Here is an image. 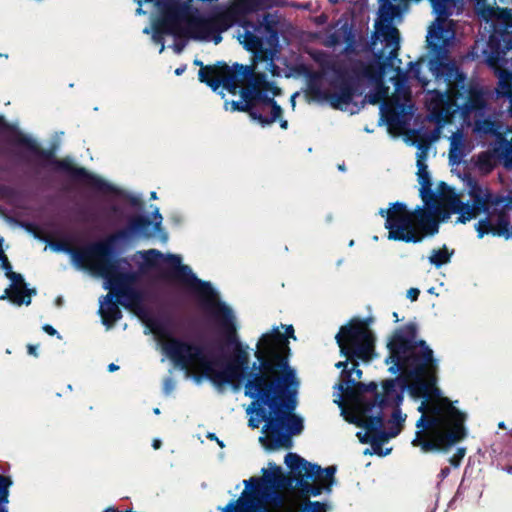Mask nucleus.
<instances>
[{
  "mask_svg": "<svg viewBox=\"0 0 512 512\" xmlns=\"http://www.w3.org/2000/svg\"><path fill=\"white\" fill-rule=\"evenodd\" d=\"M167 260L171 268L164 270L160 278L177 282L195 293L219 326L224 343L232 347V354L223 361L221 357H212L202 345L174 337L164 322L150 320L148 327L161 342L167 357L183 370L200 371L201 376L217 387L230 385L238 390L245 380V396L255 398L256 404H269L278 412L295 410L299 381L290 365L289 343L290 338L296 340L294 327L281 325L284 333L278 327L264 333L256 345V361L250 364L249 347L239 339L232 308L219 299L210 282L199 279L188 265L181 264L178 255H169Z\"/></svg>",
  "mask_w": 512,
  "mask_h": 512,
  "instance_id": "obj_1",
  "label": "nucleus"
},
{
  "mask_svg": "<svg viewBox=\"0 0 512 512\" xmlns=\"http://www.w3.org/2000/svg\"><path fill=\"white\" fill-rule=\"evenodd\" d=\"M389 355L386 364H392L388 371L397 374L394 379L382 382V393H376L372 399L362 403L364 412L387 407H399L403 401V392L407 390L414 398H425L439 394L437 383V360L433 350L424 340L417 339V329L413 324L397 328L387 343Z\"/></svg>",
  "mask_w": 512,
  "mask_h": 512,
  "instance_id": "obj_2",
  "label": "nucleus"
},
{
  "mask_svg": "<svg viewBox=\"0 0 512 512\" xmlns=\"http://www.w3.org/2000/svg\"><path fill=\"white\" fill-rule=\"evenodd\" d=\"M417 166L420 196L424 206L409 210L403 202L390 203L388 209L381 208L379 215L385 217V228L389 240L405 243H420L427 236H433L439 231L440 218L449 217L448 211H442L440 194L432 189V182L426 164Z\"/></svg>",
  "mask_w": 512,
  "mask_h": 512,
  "instance_id": "obj_3",
  "label": "nucleus"
},
{
  "mask_svg": "<svg viewBox=\"0 0 512 512\" xmlns=\"http://www.w3.org/2000/svg\"><path fill=\"white\" fill-rule=\"evenodd\" d=\"M418 410L422 413L416 426L420 429L412 441L425 453L446 451L462 441L467 431L466 413L456 408L447 397H440L428 404L423 402Z\"/></svg>",
  "mask_w": 512,
  "mask_h": 512,
  "instance_id": "obj_4",
  "label": "nucleus"
},
{
  "mask_svg": "<svg viewBox=\"0 0 512 512\" xmlns=\"http://www.w3.org/2000/svg\"><path fill=\"white\" fill-rule=\"evenodd\" d=\"M138 5L152 3L158 12L153 20L152 28H144L143 33L152 30V40L159 44V52L165 49L164 36L193 40H206L212 30V21L201 16L192 1L181 0H134Z\"/></svg>",
  "mask_w": 512,
  "mask_h": 512,
  "instance_id": "obj_5",
  "label": "nucleus"
},
{
  "mask_svg": "<svg viewBox=\"0 0 512 512\" xmlns=\"http://www.w3.org/2000/svg\"><path fill=\"white\" fill-rule=\"evenodd\" d=\"M389 61L384 57V52L380 51L376 54V59L369 63L361 60L336 63L332 66L333 78L330 81L334 91L311 87V92L316 98L326 100L332 108L343 110L357 95L358 86L362 80L366 79L376 85L383 83Z\"/></svg>",
  "mask_w": 512,
  "mask_h": 512,
  "instance_id": "obj_6",
  "label": "nucleus"
},
{
  "mask_svg": "<svg viewBox=\"0 0 512 512\" xmlns=\"http://www.w3.org/2000/svg\"><path fill=\"white\" fill-rule=\"evenodd\" d=\"M150 221L147 216L135 215L128 219L126 227L118 230L112 235H109L103 240L106 246V253L100 257L95 258L89 270L97 271L102 277L107 279L110 289L116 298L120 299L121 295L127 290L134 287L138 280V274L133 271H120L121 263H126L124 258L115 256V244L120 240H128L132 238L133 233H141L146 236L151 235L148 231Z\"/></svg>",
  "mask_w": 512,
  "mask_h": 512,
  "instance_id": "obj_7",
  "label": "nucleus"
},
{
  "mask_svg": "<svg viewBox=\"0 0 512 512\" xmlns=\"http://www.w3.org/2000/svg\"><path fill=\"white\" fill-rule=\"evenodd\" d=\"M0 132L11 133L10 142L16 146L25 148L40 159V166H51L56 171L66 173L74 182L89 186L98 191L104 193H112L115 191L113 185L90 173L84 167L76 166L69 159H58L53 148H42L35 139L23 133L17 126L7 122L3 115H0Z\"/></svg>",
  "mask_w": 512,
  "mask_h": 512,
  "instance_id": "obj_8",
  "label": "nucleus"
},
{
  "mask_svg": "<svg viewBox=\"0 0 512 512\" xmlns=\"http://www.w3.org/2000/svg\"><path fill=\"white\" fill-rule=\"evenodd\" d=\"M271 470H262V477H252L244 481L246 487L251 485L248 494L243 496L236 502L231 501L223 512H267V504L275 502L281 503V499L276 494V489H298V476L290 470L285 475L280 466L270 464Z\"/></svg>",
  "mask_w": 512,
  "mask_h": 512,
  "instance_id": "obj_9",
  "label": "nucleus"
},
{
  "mask_svg": "<svg viewBox=\"0 0 512 512\" xmlns=\"http://www.w3.org/2000/svg\"><path fill=\"white\" fill-rule=\"evenodd\" d=\"M247 408V413L255 412L258 419L251 417L248 425L252 429L258 428L259 423L264 421L263 433L265 437H260V441L267 450L274 451L280 448L290 449L293 445L292 437L302 433L304 429L303 419L296 415L294 410L288 412H278L272 409L269 404L257 403L256 399Z\"/></svg>",
  "mask_w": 512,
  "mask_h": 512,
  "instance_id": "obj_10",
  "label": "nucleus"
},
{
  "mask_svg": "<svg viewBox=\"0 0 512 512\" xmlns=\"http://www.w3.org/2000/svg\"><path fill=\"white\" fill-rule=\"evenodd\" d=\"M198 78L213 91H217L222 86L233 95L239 92L244 103L249 105V109L258 111L255 108L256 96L259 97L258 83L253 67L239 63L230 67L227 63L219 61L200 69Z\"/></svg>",
  "mask_w": 512,
  "mask_h": 512,
  "instance_id": "obj_11",
  "label": "nucleus"
},
{
  "mask_svg": "<svg viewBox=\"0 0 512 512\" xmlns=\"http://www.w3.org/2000/svg\"><path fill=\"white\" fill-rule=\"evenodd\" d=\"M469 195L474 208L480 213L487 214L475 225L478 238L481 239L488 234L508 238L512 219V192L507 195L492 193L487 189L483 190L474 182L470 186Z\"/></svg>",
  "mask_w": 512,
  "mask_h": 512,
  "instance_id": "obj_12",
  "label": "nucleus"
},
{
  "mask_svg": "<svg viewBox=\"0 0 512 512\" xmlns=\"http://www.w3.org/2000/svg\"><path fill=\"white\" fill-rule=\"evenodd\" d=\"M285 463L298 478V491L303 497L319 496L324 491L330 493L335 482L336 466L321 468L296 453H288Z\"/></svg>",
  "mask_w": 512,
  "mask_h": 512,
  "instance_id": "obj_13",
  "label": "nucleus"
},
{
  "mask_svg": "<svg viewBox=\"0 0 512 512\" xmlns=\"http://www.w3.org/2000/svg\"><path fill=\"white\" fill-rule=\"evenodd\" d=\"M341 355L348 359L371 361L375 356V336L368 320L351 319L335 336Z\"/></svg>",
  "mask_w": 512,
  "mask_h": 512,
  "instance_id": "obj_14",
  "label": "nucleus"
},
{
  "mask_svg": "<svg viewBox=\"0 0 512 512\" xmlns=\"http://www.w3.org/2000/svg\"><path fill=\"white\" fill-rule=\"evenodd\" d=\"M427 42L431 52L435 54V56L429 60V68L437 80H443L447 84L448 91L444 94L451 96L454 89L465 84L466 76L460 71L454 61L448 59L446 50L443 47L441 27L429 30Z\"/></svg>",
  "mask_w": 512,
  "mask_h": 512,
  "instance_id": "obj_15",
  "label": "nucleus"
},
{
  "mask_svg": "<svg viewBox=\"0 0 512 512\" xmlns=\"http://www.w3.org/2000/svg\"><path fill=\"white\" fill-rule=\"evenodd\" d=\"M434 109H439L440 113L446 116L461 110L464 115H470L473 112L482 111L486 107V99L481 87L476 84L467 83L454 89L451 96L437 93L433 99Z\"/></svg>",
  "mask_w": 512,
  "mask_h": 512,
  "instance_id": "obj_16",
  "label": "nucleus"
},
{
  "mask_svg": "<svg viewBox=\"0 0 512 512\" xmlns=\"http://www.w3.org/2000/svg\"><path fill=\"white\" fill-rule=\"evenodd\" d=\"M365 400H360L358 408H355L356 415L350 419V422L358 427L365 429V434L362 436L358 433L361 443H370L375 453L378 455H386L391 449L385 453L382 452V445L390 438H394L399 434L398 428H389L388 431L383 429L384 414L383 410L378 409L375 415H370L371 412H364L362 403Z\"/></svg>",
  "mask_w": 512,
  "mask_h": 512,
  "instance_id": "obj_17",
  "label": "nucleus"
},
{
  "mask_svg": "<svg viewBox=\"0 0 512 512\" xmlns=\"http://www.w3.org/2000/svg\"><path fill=\"white\" fill-rule=\"evenodd\" d=\"M498 19L503 28L490 35L487 49L484 50L488 66L507 65L512 62V11L501 9Z\"/></svg>",
  "mask_w": 512,
  "mask_h": 512,
  "instance_id": "obj_18",
  "label": "nucleus"
},
{
  "mask_svg": "<svg viewBox=\"0 0 512 512\" xmlns=\"http://www.w3.org/2000/svg\"><path fill=\"white\" fill-rule=\"evenodd\" d=\"M259 97L256 96V104H262L263 109H270V116H263L260 113V119L257 122L262 126H268L274 123L283 114L282 107L275 101L274 96L281 93L280 88L272 82L266 80L263 73H256Z\"/></svg>",
  "mask_w": 512,
  "mask_h": 512,
  "instance_id": "obj_19",
  "label": "nucleus"
},
{
  "mask_svg": "<svg viewBox=\"0 0 512 512\" xmlns=\"http://www.w3.org/2000/svg\"><path fill=\"white\" fill-rule=\"evenodd\" d=\"M51 247L55 251L70 254L74 263L83 269H90L94 259L100 258L106 253L103 240L89 242L80 248H74L66 241H55L51 243Z\"/></svg>",
  "mask_w": 512,
  "mask_h": 512,
  "instance_id": "obj_20",
  "label": "nucleus"
},
{
  "mask_svg": "<svg viewBox=\"0 0 512 512\" xmlns=\"http://www.w3.org/2000/svg\"><path fill=\"white\" fill-rule=\"evenodd\" d=\"M439 189L442 211L459 214V222L465 223L481 214L472 204L462 202L454 189L445 182H440Z\"/></svg>",
  "mask_w": 512,
  "mask_h": 512,
  "instance_id": "obj_21",
  "label": "nucleus"
},
{
  "mask_svg": "<svg viewBox=\"0 0 512 512\" xmlns=\"http://www.w3.org/2000/svg\"><path fill=\"white\" fill-rule=\"evenodd\" d=\"M338 389L348 398L355 400V408H358V403L360 400H367L363 396L365 393L370 392L374 395L378 393L377 383L373 381L367 384L357 382L354 378H351V372H347V379L345 380V383H339Z\"/></svg>",
  "mask_w": 512,
  "mask_h": 512,
  "instance_id": "obj_22",
  "label": "nucleus"
},
{
  "mask_svg": "<svg viewBox=\"0 0 512 512\" xmlns=\"http://www.w3.org/2000/svg\"><path fill=\"white\" fill-rule=\"evenodd\" d=\"M391 15L385 17L386 23H379L376 26V33L379 34L387 47H391L387 60H393L399 50L400 35L399 30L393 26L390 21Z\"/></svg>",
  "mask_w": 512,
  "mask_h": 512,
  "instance_id": "obj_23",
  "label": "nucleus"
},
{
  "mask_svg": "<svg viewBox=\"0 0 512 512\" xmlns=\"http://www.w3.org/2000/svg\"><path fill=\"white\" fill-rule=\"evenodd\" d=\"M499 79V86L502 94L510 98L509 112L512 116V62L489 66Z\"/></svg>",
  "mask_w": 512,
  "mask_h": 512,
  "instance_id": "obj_24",
  "label": "nucleus"
},
{
  "mask_svg": "<svg viewBox=\"0 0 512 512\" xmlns=\"http://www.w3.org/2000/svg\"><path fill=\"white\" fill-rule=\"evenodd\" d=\"M114 295L112 293H108L106 298V306L100 307V315L102 318V323L108 329L113 327L114 324L122 318V311L120 310L118 304V299L113 300Z\"/></svg>",
  "mask_w": 512,
  "mask_h": 512,
  "instance_id": "obj_25",
  "label": "nucleus"
},
{
  "mask_svg": "<svg viewBox=\"0 0 512 512\" xmlns=\"http://www.w3.org/2000/svg\"><path fill=\"white\" fill-rule=\"evenodd\" d=\"M32 294H36V290L28 289L26 285H11L9 288L5 289L4 294L0 296V300L9 299L18 306L22 304L29 305L31 303Z\"/></svg>",
  "mask_w": 512,
  "mask_h": 512,
  "instance_id": "obj_26",
  "label": "nucleus"
},
{
  "mask_svg": "<svg viewBox=\"0 0 512 512\" xmlns=\"http://www.w3.org/2000/svg\"><path fill=\"white\" fill-rule=\"evenodd\" d=\"M145 296L144 292L141 289L136 287H132L131 289H127L122 295L121 298L118 299L120 305L125 307L126 309L139 312L143 310V302Z\"/></svg>",
  "mask_w": 512,
  "mask_h": 512,
  "instance_id": "obj_27",
  "label": "nucleus"
},
{
  "mask_svg": "<svg viewBox=\"0 0 512 512\" xmlns=\"http://www.w3.org/2000/svg\"><path fill=\"white\" fill-rule=\"evenodd\" d=\"M500 146L494 149L496 155L503 159V165L507 169H512V139L507 140L502 134H498Z\"/></svg>",
  "mask_w": 512,
  "mask_h": 512,
  "instance_id": "obj_28",
  "label": "nucleus"
},
{
  "mask_svg": "<svg viewBox=\"0 0 512 512\" xmlns=\"http://www.w3.org/2000/svg\"><path fill=\"white\" fill-rule=\"evenodd\" d=\"M208 20L212 21V30L208 36V40L210 36L213 34L212 40L215 44H219L222 41L221 31L225 30L228 27V24L225 23L226 17L223 14L217 15L213 18H209ZM207 41V39L205 40Z\"/></svg>",
  "mask_w": 512,
  "mask_h": 512,
  "instance_id": "obj_29",
  "label": "nucleus"
},
{
  "mask_svg": "<svg viewBox=\"0 0 512 512\" xmlns=\"http://www.w3.org/2000/svg\"><path fill=\"white\" fill-rule=\"evenodd\" d=\"M463 141H462V135L460 133L454 134L451 142H450V149H449V160L451 163L456 164L460 163L462 157H463Z\"/></svg>",
  "mask_w": 512,
  "mask_h": 512,
  "instance_id": "obj_30",
  "label": "nucleus"
},
{
  "mask_svg": "<svg viewBox=\"0 0 512 512\" xmlns=\"http://www.w3.org/2000/svg\"><path fill=\"white\" fill-rule=\"evenodd\" d=\"M451 255L452 253H449L447 248L444 246L442 249L432 250V253L429 256V261L431 264L439 268L442 265L450 262Z\"/></svg>",
  "mask_w": 512,
  "mask_h": 512,
  "instance_id": "obj_31",
  "label": "nucleus"
},
{
  "mask_svg": "<svg viewBox=\"0 0 512 512\" xmlns=\"http://www.w3.org/2000/svg\"><path fill=\"white\" fill-rule=\"evenodd\" d=\"M147 218L150 221V225L148 227V231L151 232V235L146 236V235L141 234V233H133L132 237L139 236V237H143V238H151L152 236H154L155 233L161 231L163 217H162L161 213L159 212L158 208H156L154 210V212H153L154 221H152L149 217H147Z\"/></svg>",
  "mask_w": 512,
  "mask_h": 512,
  "instance_id": "obj_32",
  "label": "nucleus"
},
{
  "mask_svg": "<svg viewBox=\"0 0 512 512\" xmlns=\"http://www.w3.org/2000/svg\"><path fill=\"white\" fill-rule=\"evenodd\" d=\"M299 506V512H327L329 505L325 502L311 501L309 497Z\"/></svg>",
  "mask_w": 512,
  "mask_h": 512,
  "instance_id": "obj_33",
  "label": "nucleus"
},
{
  "mask_svg": "<svg viewBox=\"0 0 512 512\" xmlns=\"http://www.w3.org/2000/svg\"><path fill=\"white\" fill-rule=\"evenodd\" d=\"M453 0H431L433 9L439 18H448L451 12V4Z\"/></svg>",
  "mask_w": 512,
  "mask_h": 512,
  "instance_id": "obj_34",
  "label": "nucleus"
},
{
  "mask_svg": "<svg viewBox=\"0 0 512 512\" xmlns=\"http://www.w3.org/2000/svg\"><path fill=\"white\" fill-rule=\"evenodd\" d=\"M475 128L480 133L496 135L497 129H498V124L495 120L486 118L483 120H477L475 123Z\"/></svg>",
  "mask_w": 512,
  "mask_h": 512,
  "instance_id": "obj_35",
  "label": "nucleus"
},
{
  "mask_svg": "<svg viewBox=\"0 0 512 512\" xmlns=\"http://www.w3.org/2000/svg\"><path fill=\"white\" fill-rule=\"evenodd\" d=\"M243 46L246 50L256 52L262 47V40L260 37L252 32H245Z\"/></svg>",
  "mask_w": 512,
  "mask_h": 512,
  "instance_id": "obj_36",
  "label": "nucleus"
},
{
  "mask_svg": "<svg viewBox=\"0 0 512 512\" xmlns=\"http://www.w3.org/2000/svg\"><path fill=\"white\" fill-rule=\"evenodd\" d=\"M388 88L383 85H377V88L373 92H369L365 95V100L372 105L381 103L387 96Z\"/></svg>",
  "mask_w": 512,
  "mask_h": 512,
  "instance_id": "obj_37",
  "label": "nucleus"
},
{
  "mask_svg": "<svg viewBox=\"0 0 512 512\" xmlns=\"http://www.w3.org/2000/svg\"><path fill=\"white\" fill-rule=\"evenodd\" d=\"M477 165L480 170L490 172L495 167L494 156L492 153L486 151L481 152L477 157Z\"/></svg>",
  "mask_w": 512,
  "mask_h": 512,
  "instance_id": "obj_38",
  "label": "nucleus"
},
{
  "mask_svg": "<svg viewBox=\"0 0 512 512\" xmlns=\"http://www.w3.org/2000/svg\"><path fill=\"white\" fill-rule=\"evenodd\" d=\"M230 104L231 111H238V112H246L248 113L249 117L257 121V119H260V113L259 111H251L249 109V105L247 103H244V101L241 99L239 101H232L230 103L226 102L225 105Z\"/></svg>",
  "mask_w": 512,
  "mask_h": 512,
  "instance_id": "obj_39",
  "label": "nucleus"
},
{
  "mask_svg": "<svg viewBox=\"0 0 512 512\" xmlns=\"http://www.w3.org/2000/svg\"><path fill=\"white\" fill-rule=\"evenodd\" d=\"M405 418L406 416L402 415L399 407H393L391 418L389 420V423L391 424L390 428H398L400 433L403 428V422L405 421Z\"/></svg>",
  "mask_w": 512,
  "mask_h": 512,
  "instance_id": "obj_40",
  "label": "nucleus"
},
{
  "mask_svg": "<svg viewBox=\"0 0 512 512\" xmlns=\"http://www.w3.org/2000/svg\"><path fill=\"white\" fill-rule=\"evenodd\" d=\"M163 257V254L156 249H150L143 253V258L146 264L150 267H154L157 264V261Z\"/></svg>",
  "mask_w": 512,
  "mask_h": 512,
  "instance_id": "obj_41",
  "label": "nucleus"
},
{
  "mask_svg": "<svg viewBox=\"0 0 512 512\" xmlns=\"http://www.w3.org/2000/svg\"><path fill=\"white\" fill-rule=\"evenodd\" d=\"M465 452V448H458L456 453L449 459L450 464L454 467L459 466L465 456Z\"/></svg>",
  "mask_w": 512,
  "mask_h": 512,
  "instance_id": "obj_42",
  "label": "nucleus"
},
{
  "mask_svg": "<svg viewBox=\"0 0 512 512\" xmlns=\"http://www.w3.org/2000/svg\"><path fill=\"white\" fill-rule=\"evenodd\" d=\"M346 33H347L346 29H345L344 33H341L339 31H335V32L331 33L328 37L329 44L332 46L340 44L344 39V34H346Z\"/></svg>",
  "mask_w": 512,
  "mask_h": 512,
  "instance_id": "obj_43",
  "label": "nucleus"
},
{
  "mask_svg": "<svg viewBox=\"0 0 512 512\" xmlns=\"http://www.w3.org/2000/svg\"><path fill=\"white\" fill-rule=\"evenodd\" d=\"M6 277L12 281L11 285H22V286L26 285L24 278L19 273L10 271L9 273H6Z\"/></svg>",
  "mask_w": 512,
  "mask_h": 512,
  "instance_id": "obj_44",
  "label": "nucleus"
},
{
  "mask_svg": "<svg viewBox=\"0 0 512 512\" xmlns=\"http://www.w3.org/2000/svg\"><path fill=\"white\" fill-rule=\"evenodd\" d=\"M0 261H1V267L5 271V274L12 271V265L9 262L7 256L5 255L2 247L0 248Z\"/></svg>",
  "mask_w": 512,
  "mask_h": 512,
  "instance_id": "obj_45",
  "label": "nucleus"
},
{
  "mask_svg": "<svg viewBox=\"0 0 512 512\" xmlns=\"http://www.w3.org/2000/svg\"><path fill=\"white\" fill-rule=\"evenodd\" d=\"M351 360V361H354V359H348L345 360V361H339L335 364V367L338 368V369H342V373H341V376H342V379L343 381L341 383H345V380L347 379V372H350L348 369H347V366H348V361Z\"/></svg>",
  "mask_w": 512,
  "mask_h": 512,
  "instance_id": "obj_46",
  "label": "nucleus"
},
{
  "mask_svg": "<svg viewBox=\"0 0 512 512\" xmlns=\"http://www.w3.org/2000/svg\"><path fill=\"white\" fill-rule=\"evenodd\" d=\"M409 72L411 75L416 78L419 81H422L420 74H421V66L419 63H410V69Z\"/></svg>",
  "mask_w": 512,
  "mask_h": 512,
  "instance_id": "obj_47",
  "label": "nucleus"
},
{
  "mask_svg": "<svg viewBox=\"0 0 512 512\" xmlns=\"http://www.w3.org/2000/svg\"><path fill=\"white\" fill-rule=\"evenodd\" d=\"M386 121L389 125H395L399 122V114L396 111H388L386 113Z\"/></svg>",
  "mask_w": 512,
  "mask_h": 512,
  "instance_id": "obj_48",
  "label": "nucleus"
},
{
  "mask_svg": "<svg viewBox=\"0 0 512 512\" xmlns=\"http://www.w3.org/2000/svg\"><path fill=\"white\" fill-rule=\"evenodd\" d=\"M420 295V290L418 288H410L407 291V298L411 301H416Z\"/></svg>",
  "mask_w": 512,
  "mask_h": 512,
  "instance_id": "obj_49",
  "label": "nucleus"
},
{
  "mask_svg": "<svg viewBox=\"0 0 512 512\" xmlns=\"http://www.w3.org/2000/svg\"><path fill=\"white\" fill-rule=\"evenodd\" d=\"M430 143L428 140H420L417 144V148L419 151H422L424 154H428Z\"/></svg>",
  "mask_w": 512,
  "mask_h": 512,
  "instance_id": "obj_50",
  "label": "nucleus"
},
{
  "mask_svg": "<svg viewBox=\"0 0 512 512\" xmlns=\"http://www.w3.org/2000/svg\"><path fill=\"white\" fill-rule=\"evenodd\" d=\"M349 371H351V375L355 374L357 379H360L362 377L363 372L361 369L358 368V362L356 361H353L352 368Z\"/></svg>",
  "mask_w": 512,
  "mask_h": 512,
  "instance_id": "obj_51",
  "label": "nucleus"
},
{
  "mask_svg": "<svg viewBox=\"0 0 512 512\" xmlns=\"http://www.w3.org/2000/svg\"><path fill=\"white\" fill-rule=\"evenodd\" d=\"M43 331L46 332L48 335L50 336H54L56 334H58L57 330L49 325V324H45L43 327H42Z\"/></svg>",
  "mask_w": 512,
  "mask_h": 512,
  "instance_id": "obj_52",
  "label": "nucleus"
},
{
  "mask_svg": "<svg viewBox=\"0 0 512 512\" xmlns=\"http://www.w3.org/2000/svg\"><path fill=\"white\" fill-rule=\"evenodd\" d=\"M130 203L132 206L138 207L140 209L144 207V202L138 197H131Z\"/></svg>",
  "mask_w": 512,
  "mask_h": 512,
  "instance_id": "obj_53",
  "label": "nucleus"
},
{
  "mask_svg": "<svg viewBox=\"0 0 512 512\" xmlns=\"http://www.w3.org/2000/svg\"><path fill=\"white\" fill-rule=\"evenodd\" d=\"M172 47H173L174 52L179 54L183 51V49L185 47V42L176 41Z\"/></svg>",
  "mask_w": 512,
  "mask_h": 512,
  "instance_id": "obj_54",
  "label": "nucleus"
},
{
  "mask_svg": "<svg viewBox=\"0 0 512 512\" xmlns=\"http://www.w3.org/2000/svg\"><path fill=\"white\" fill-rule=\"evenodd\" d=\"M37 348H38V346H37V345L28 344V345H27V351H28V354H29V355H32V356H34V357H38Z\"/></svg>",
  "mask_w": 512,
  "mask_h": 512,
  "instance_id": "obj_55",
  "label": "nucleus"
},
{
  "mask_svg": "<svg viewBox=\"0 0 512 512\" xmlns=\"http://www.w3.org/2000/svg\"><path fill=\"white\" fill-rule=\"evenodd\" d=\"M427 158V154L422 153V151L417 152V166H421V164H426L425 160Z\"/></svg>",
  "mask_w": 512,
  "mask_h": 512,
  "instance_id": "obj_56",
  "label": "nucleus"
},
{
  "mask_svg": "<svg viewBox=\"0 0 512 512\" xmlns=\"http://www.w3.org/2000/svg\"><path fill=\"white\" fill-rule=\"evenodd\" d=\"M449 473H450V469L448 467L442 468L440 473H439V477L441 479H444V478H446L449 475Z\"/></svg>",
  "mask_w": 512,
  "mask_h": 512,
  "instance_id": "obj_57",
  "label": "nucleus"
},
{
  "mask_svg": "<svg viewBox=\"0 0 512 512\" xmlns=\"http://www.w3.org/2000/svg\"><path fill=\"white\" fill-rule=\"evenodd\" d=\"M255 108L259 111V113H261L263 116H267L266 113L269 111L270 112V109H263L262 108V104H256L255 105Z\"/></svg>",
  "mask_w": 512,
  "mask_h": 512,
  "instance_id": "obj_58",
  "label": "nucleus"
},
{
  "mask_svg": "<svg viewBox=\"0 0 512 512\" xmlns=\"http://www.w3.org/2000/svg\"><path fill=\"white\" fill-rule=\"evenodd\" d=\"M186 68H187L186 65H181L180 67L176 68L175 75H177V76L182 75L185 72Z\"/></svg>",
  "mask_w": 512,
  "mask_h": 512,
  "instance_id": "obj_59",
  "label": "nucleus"
},
{
  "mask_svg": "<svg viewBox=\"0 0 512 512\" xmlns=\"http://www.w3.org/2000/svg\"><path fill=\"white\" fill-rule=\"evenodd\" d=\"M207 438H208V439H210V440H216V441L218 442V444H219L221 447H223V442H222V441H220L214 433H209V434L207 435Z\"/></svg>",
  "mask_w": 512,
  "mask_h": 512,
  "instance_id": "obj_60",
  "label": "nucleus"
},
{
  "mask_svg": "<svg viewBox=\"0 0 512 512\" xmlns=\"http://www.w3.org/2000/svg\"><path fill=\"white\" fill-rule=\"evenodd\" d=\"M277 120H279L280 127L282 129H287V127H288V121L287 120L282 119V116L280 118H278Z\"/></svg>",
  "mask_w": 512,
  "mask_h": 512,
  "instance_id": "obj_61",
  "label": "nucleus"
},
{
  "mask_svg": "<svg viewBox=\"0 0 512 512\" xmlns=\"http://www.w3.org/2000/svg\"><path fill=\"white\" fill-rule=\"evenodd\" d=\"M161 445H162L161 440H159V439L153 440L152 446L154 449H159L161 447Z\"/></svg>",
  "mask_w": 512,
  "mask_h": 512,
  "instance_id": "obj_62",
  "label": "nucleus"
},
{
  "mask_svg": "<svg viewBox=\"0 0 512 512\" xmlns=\"http://www.w3.org/2000/svg\"><path fill=\"white\" fill-rule=\"evenodd\" d=\"M171 389H172V382H171V380H167L166 384H165L166 393H169Z\"/></svg>",
  "mask_w": 512,
  "mask_h": 512,
  "instance_id": "obj_63",
  "label": "nucleus"
},
{
  "mask_svg": "<svg viewBox=\"0 0 512 512\" xmlns=\"http://www.w3.org/2000/svg\"><path fill=\"white\" fill-rule=\"evenodd\" d=\"M118 369H119V366H117V365H116V364H114V363H111V364H109V366H108V370H109L110 372L116 371V370H118Z\"/></svg>",
  "mask_w": 512,
  "mask_h": 512,
  "instance_id": "obj_64",
  "label": "nucleus"
}]
</instances>
